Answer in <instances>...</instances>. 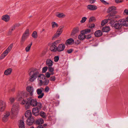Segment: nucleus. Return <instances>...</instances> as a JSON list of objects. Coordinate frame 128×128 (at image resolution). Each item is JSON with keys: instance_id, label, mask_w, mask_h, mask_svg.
Returning a JSON list of instances; mask_svg holds the SVG:
<instances>
[{"instance_id": "nucleus-8", "label": "nucleus", "mask_w": 128, "mask_h": 128, "mask_svg": "<svg viewBox=\"0 0 128 128\" xmlns=\"http://www.w3.org/2000/svg\"><path fill=\"white\" fill-rule=\"evenodd\" d=\"M6 107V102L0 100V112H3L5 110Z\"/></svg>"}, {"instance_id": "nucleus-4", "label": "nucleus", "mask_w": 128, "mask_h": 128, "mask_svg": "<svg viewBox=\"0 0 128 128\" xmlns=\"http://www.w3.org/2000/svg\"><path fill=\"white\" fill-rule=\"evenodd\" d=\"M19 110V105L18 104H15L12 106V117H11L12 118H13V117H15L16 116Z\"/></svg>"}, {"instance_id": "nucleus-3", "label": "nucleus", "mask_w": 128, "mask_h": 128, "mask_svg": "<svg viewBox=\"0 0 128 128\" xmlns=\"http://www.w3.org/2000/svg\"><path fill=\"white\" fill-rule=\"evenodd\" d=\"M28 74L30 76L28 79L29 81L33 82L39 75V71L37 69L32 68L28 70Z\"/></svg>"}, {"instance_id": "nucleus-47", "label": "nucleus", "mask_w": 128, "mask_h": 128, "mask_svg": "<svg viewBox=\"0 0 128 128\" xmlns=\"http://www.w3.org/2000/svg\"><path fill=\"white\" fill-rule=\"evenodd\" d=\"M60 34L56 32V33L54 34V36L53 37V39L55 38H57L59 37L60 35Z\"/></svg>"}, {"instance_id": "nucleus-16", "label": "nucleus", "mask_w": 128, "mask_h": 128, "mask_svg": "<svg viewBox=\"0 0 128 128\" xmlns=\"http://www.w3.org/2000/svg\"><path fill=\"white\" fill-rule=\"evenodd\" d=\"M120 20L122 23V26H128V19H122Z\"/></svg>"}, {"instance_id": "nucleus-60", "label": "nucleus", "mask_w": 128, "mask_h": 128, "mask_svg": "<svg viewBox=\"0 0 128 128\" xmlns=\"http://www.w3.org/2000/svg\"><path fill=\"white\" fill-rule=\"evenodd\" d=\"M94 26H95L94 24H91L90 26V28H92L94 27Z\"/></svg>"}, {"instance_id": "nucleus-55", "label": "nucleus", "mask_w": 128, "mask_h": 128, "mask_svg": "<svg viewBox=\"0 0 128 128\" xmlns=\"http://www.w3.org/2000/svg\"><path fill=\"white\" fill-rule=\"evenodd\" d=\"M6 56L3 53L1 55L0 57V60H2Z\"/></svg>"}, {"instance_id": "nucleus-46", "label": "nucleus", "mask_w": 128, "mask_h": 128, "mask_svg": "<svg viewBox=\"0 0 128 128\" xmlns=\"http://www.w3.org/2000/svg\"><path fill=\"white\" fill-rule=\"evenodd\" d=\"M95 18L93 16L91 17L89 19V22H93L95 21Z\"/></svg>"}, {"instance_id": "nucleus-43", "label": "nucleus", "mask_w": 128, "mask_h": 128, "mask_svg": "<svg viewBox=\"0 0 128 128\" xmlns=\"http://www.w3.org/2000/svg\"><path fill=\"white\" fill-rule=\"evenodd\" d=\"M26 39L25 38H24L22 37V39L20 42L21 46H22L23 45Z\"/></svg>"}, {"instance_id": "nucleus-7", "label": "nucleus", "mask_w": 128, "mask_h": 128, "mask_svg": "<svg viewBox=\"0 0 128 128\" xmlns=\"http://www.w3.org/2000/svg\"><path fill=\"white\" fill-rule=\"evenodd\" d=\"M38 78V80L39 82V84L40 85H42L43 81L45 80L46 77L45 76L42 74H39Z\"/></svg>"}, {"instance_id": "nucleus-54", "label": "nucleus", "mask_w": 128, "mask_h": 128, "mask_svg": "<svg viewBox=\"0 0 128 128\" xmlns=\"http://www.w3.org/2000/svg\"><path fill=\"white\" fill-rule=\"evenodd\" d=\"M49 90V88L48 86H46L44 89L45 91L46 92H48Z\"/></svg>"}, {"instance_id": "nucleus-5", "label": "nucleus", "mask_w": 128, "mask_h": 128, "mask_svg": "<svg viewBox=\"0 0 128 128\" xmlns=\"http://www.w3.org/2000/svg\"><path fill=\"white\" fill-rule=\"evenodd\" d=\"M37 106V107L34 108L32 110L33 114L35 116L39 114L40 110L42 107V104L40 102L38 103Z\"/></svg>"}, {"instance_id": "nucleus-9", "label": "nucleus", "mask_w": 128, "mask_h": 128, "mask_svg": "<svg viewBox=\"0 0 128 128\" xmlns=\"http://www.w3.org/2000/svg\"><path fill=\"white\" fill-rule=\"evenodd\" d=\"M116 8L114 6H112L109 8L108 9V12L112 13L113 14H117V12L116 11Z\"/></svg>"}, {"instance_id": "nucleus-44", "label": "nucleus", "mask_w": 128, "mask_h": 128, "mask_svg": "<svg viewBox=\"0 0 128 128\" xmlns=\"http://www.w3.org/2000/svg\"><path fill=\"white\" fill-rule=\"evenodd\" d=\"M48 68V67L47 66H46L43 67L42 68V72L43 73H45L47 71Z\"/></svg>"}, {"instance_id": "nucleus-29", "label": "nucleus", "mask_w": 128, "mask_h": 128, "mask_svg": "<svg viewBox=\"0 0 128 128\" xmlns=\"http://www.w3.org/2000/svg\"><path fill=\"white\" fill-rule=\"evenodd\" d=\"M110 30V27L108 26H107L103 28H102V30L104 32H107Z\"/></svg>"}, {"instance_id": "nucleus-31", "label": "nucleus", "mask_w": 128, "mask_h": 128, "mask_svg": "<svg viewBox=\"0 0 128 128\" xmlns=\"http://www.w3.org/2000/svg\"><path fill=\"white\" fill-rule=\"evenodd\" d=\"M57 16L60 18H63L65 16V15L62 13H58L56 14Z\"/></svg>"}, {"instance_id": "nucleus-12", "label": "nucleus", "mask_w": 128, "mask_h": 128, "mask_svg": "<svg viewBox=\"0 0 128 128\" xmlns=\"http://www.w3.org/2000/svg\"><path fill=\"white\" fill-rule=\"evenodd\" d=\"M114 14H113L112 13H110L108 16V20H111V19L116 18L120 17V16L118 15H115Z\"/></svg>"}, {"instance_id": "nucleus-62", "label": "nucleus", "mask_w": 128, "mask_h": 128, "mask_svg": "<svg viewBox=\"0 0 128 128\" xmlns=\"http://www.w3.org/2000/svg\"><path fill=\"white\" fill-rule=\"evenodd\" d=\"M100 1L102 2L103 3L106 4V1L104 0H100Z\"/></svg>"}, {"instance_id": "nucleus-26", "label": "nucleus", "mask_w": 128, "mask_h": 128, "mask_svg": "<svg viewBox=\"0 0 128 128\" xmlns=\"http://www.w3.org/2000/svg\"><path fill=\"white\" fill-rule=\"evenodd\" d=\"M20 26V24L19 23L13 25L11 28L10 30L11 32L12 31L14 30L16 27L19 26Z\"/></svg>"}, {"instance_id": "nucleus-27", "label": "nucleus", "mask_w": 128, "mask_h": 128, "mask_svg": "<svg viewBox=\"0 0 128 128\" xmlns=\"http://www.w3.org/2000/svg\"><path fill=\"white\" fill-rule=\"evenodd\" d=\"M64 28V26H60L56 32L60 34H61L62 32L63 29Z\"/></svg>"}, {"instance_id": "nucleus-28", "label": "nucleus", "mask_w": 128, "mask_h": 128, "mask_svg": "<svg viewBox=\"0 0 128 128\" xmlns=\"http://www.w3.org/2000/svg\"><path fill=\"white\" fill-rule=\"evenodd\" d=\"M48 70L51 73V75H53L54 74V69L52 67V66L48 67Z\"/></svg>"}, {"instance_id": "nucleus-22", "label": "nucleus", "mask_w": 128, "mask_h": 128, "mask_svg": "<svg viewBox=\"0 0 128 128\" xmlns=\"http://www.w3.org/2000/svg\"><path fill=\"white\" fill-rule=\"evenodd\" d=\"M102 33L100 30H98L96 31L94 33V34L96 36L98 37L102 35Z\"/></svg>"}, {"instance_id": "nucleus-23", "label": "nucleus", "mask_w": 128, "mask_h": 128, "mask_svg": "<svg viewBox=\"0 0 128 128\" xmlns=\"http://www.w3.org/2000/svg\"><path fill=\"white\" fill-rule=\"evenodd\" d=\"M18 125L20 128H25V126L24 121L20 120L18 122Z\"/></svg>"}, {"instance_id": "nucleus-20", "label": "nucleus", "mask_w": 128, "mask_h": 128, "mask_svg": "<svg viewBox=\"0 0 128 128\" xmlns=\"http://www.w3.org/2000/svg\"><path fill=\"white\" fill-rule=\"evenodd\" d=\"M2 19L6 22H7L10 20V17L7 15H4L2 16Z\"/></svg>"}, {"instance_id": "nucleus-15", "label": "nucleus", "mask_w": 128, "mask_h": 128, "mask_svg": "<svg viewBox=\"0 0 128 128\" xmlns=\"http://www.w3.org/2000/svg\"><path fill=\"white\" fill-rule=\"evenodd\" d=\"M79 31V28L78 27H76L73 29L71 34L72 35H74L78 33Z\"/></svg>"}, {"instance_id": "nucleus-41", "label": "nucleus", "mask_w": 128, "mask_h": 128, "mask_svg": "<svg viewBox=\"0 0 128 128\" xmlns=\"http://www.w3.org/2000/svg\"><path fill=\"white\" fill-rule=\"evenodd\" d=\"M13 46V44H11L7 48L6 50L8 52H10Z\"/></svg>"}, {"instance_id": "nucleus-45", "label": "nucleus", "mask_w": 128, "mask_h": 128, "mask_svg": "<svg viewBox=\"0 0 128 128\" xmlns=\"http://www.w3.org/2000/svg\"><path fill=\"white\" fill-rule=\"evenodd\" d=\"M87 19V18L86 17H84L82 18V20L80 21V22L82 23L84 22Z\"/></svg>"}, {"instance_id": "nucleus-58", "label": "nucleus", "mask_w": 128, "mask_h": 128, "mask_svg": "<svg viewBox=\"0 0 128 128\" xmlns=\"http://www.w3.org/2000/svg\"><path fill=\"white\" fill-rule=\"evenodd\" d=\"M96 0H89V2L91 4H93L95 2Z\"/></svg>"}, {"instance_id": "nucleus-38", "label": "nucleus", "mask_w": 128, "mask_h": 128, "mask_svg": "<svg viewBox=\"0 0 128 128\" xmlns=\"http://www.w3.org/2000/svg\"><path fill=\"white\" fill-rule=\"evenodd\" d=\"M90 31V30L89 29H87L82 31L84 34H86L89 33Z\"/></svg>"}, {"instance_id": "nucleus-24", "label": "nucleus", "mask_w": 128, "mask_h": 128, "mask_svg": "<svg viewBox=\"0 0 128 128\" xmlns=\"http://www.w3.org/2000/svg\"><path fill=\"white\" fill-rule=\"evenodd\" d=\"M12 69L11 68H9L6 70L4 72V74L6 76H8L10 75L12 72Z\"/></svg>"}, {"instance_id": "nucleus-33", "label": "nucleus", "mask_w": 128, "mask_h": 128, "mask_svg": "<svg viewBox=\"0 0 128 128\" xmlns=\"http://www.w3.org/2000/svg\"><path fill=\"white\" fill-rule=\"evenodd\" d=\"M44 121L43 120L42 118H40L37 120L36 121V124H42L44 123Z\"/></svg>"}, {"instance_id": "nucleus-30", "label": "nucleus", "mask_w": 128, "mask_h": 128, "mask_svg": "<svg viewBox=\"0 0 128 128\" xmlns=\"http://www.w3.org/2000/svg\"><path fill=\"white\" fill-rule=\"evenodd\" d=\"M32 44V42H31L26 48L25 50L26 52H28L30 50Z\"/></svg>"}, {"instance_id": "nucleus-21", "label": "nucleus", "mask_w": 128, "mask_h": 128, "mask_svg": "<svg viewBox=\"0 0 128 128\" xmlns=\"http://www.w3.org/2000/svg\"><path fill=\"white\" fill-rule=\"evenodd\" d=\"M46 64L48 67L52 66L53 65V62L50 59H47L46 62Z\"/></svg>"}, {"instance_id": "nucleus-49", "label": "nucleus", "mask_w": 128, "mask_h": 128, "mask_svg": "<svg viewBox=\"0 0 128 128\" xmlns=\"http://www.w3.org/2000/svg\"><path fill=\"white\" fill-rule=\"evenodd\" d=\"M8 118L3 116L2 118V120L3 122H5L8 121Z\"/></svg>"}, {"instance_id": "nucleus-61", "label": "nucleus", "mask_w": 128, "mask_h": 128, "mask_svg": "<svg viewBox=\"0 0 128 128\" xmlns=\"http://www.w3.org/2000/svg\"><path fill=\"white\" fill-rule=\"evenodd\" d=\"M124 12L126 14L128 15V10L126 9L125 10H124Z\"/></svg>"}, {"instance_id": "nucleus-40", "label": "nucleus", "mask_w": 128, "mask_h": 128, "mask_svg": "<svg viewBox=\"0 0 128 128\" xmlns=\"http://www.w3.org/2000/svg\"><path fill=\"white\" fill-rule=\"evenodd\" d=\"M40 115L41 116L44 118H46V116L45 113L42 111H41Z\"/></svg>"}, {"instance_id": "nucleus-25", "label": "nucleus", "mask_w": 128, "mask_h": 128, "mask_svg": "<svg viewBox=\"0 0 128 128\" xmlns=\"http://www.w3.org/2000/svg\"><path fill=\"white\" fill-rule=\"evenodd\" d=\"M74 40L72 38H70L66 40L65 44L66 45L70 44L74 42Z\"/></svg>"}, {"instance_id": "nucleus-11", "label": "nucleus", "mask_w": 128, "mask_h": 128, "mask_svg": "<svg viewBox=\"0 0 128 128\" xmlns=\"http://www.w3.org/2000/svg\"><path fill=\"white\" fill-rule=\"evenodd\" d=\"M34 121V119L33 117L28 118L26 121L27 124L28 125H32Z\"/></svg>"}, {"instance_id": "nucleus-35", "label": "nucleus", "mask_w": 128, "mask_h": 128, "mask_svg": "<svg viewBox=\"0 0 128 128\" xmlns=\"http://www.w3.org/2000/svg\"><path fill=\"white\" fill-rule=\"evenodd\" d=\"M109 20L108 18V19H105L102 21L101 23V25L102 26H104L106 23H107L108 22V20Z\"/></svg>"}, {"instance_id": "nucleus-63", "label": "nucleus", "mask_w": 128, "mask_h": 128, "mask_svg": "<svg viewBox=\"0 0 128 128\" xmlns=\"http://www.w3.org/2000/svg\"><path fill=\"white\" fill-rule=\"evenodd\" d=\"M43 126L42 125H40L37 128H43Z\"/></svg>"}, {"instance_id": "nucleus-34", "label": "nucleus", "mask_w": 128, "mask_h": 128, "mask_svg": "<svg viewBox=\"0 0 128 128\" xmlns=\"http://www.w3.org/2000/svg\"><path fill=\"white\" fill-rule=\"evenodd\" d=\"M32 36L34 38H36L38 37L37 32L36 31H34L32 34Z\"/></svg>"}, {"instance_id": "nucleus-14", "label": "nucleus", "mask_w": 128, "mask_h": 128, "mask_svg": "<svg viewBox=\"0 0 128 128\" xmlns=\"http://www.w3.org/2000/svg\"><path fill=\"white\" fill-rule=\"evenodd\" d=\"M27 90L29 92L31 96H32L33 94V92L34 91L33 88L30 86H28L26 87Z\"/></svg>"}, {"instance_id": "nucleus-42", "label": "nucleus", "mask_w": 128, "mask_h": 128, "mask_svg": "<svg viewBox=\"0 0 128 128\" xmlns=\"http://www.w3.org/2000/svg\"><path fill=\"white\" fill-rule=\"evenodd\" d=\"M13 46V44H11L7 48L6 50L8 52H10Z\"/></svg>"}, {"instance_id": "nucleus-56", "label": "nucleus", "mask_w": 128, "mask_h": 128, "mask_svg": "<svg viewBox=\"0 0 128 128\" xmlns=\"http://www.w3.org/2000/svg\"><path fill=\"white\" fill-rule=\"evenodd\" d=\"M6 50H5V51L3 53V54H4L6 56L9 53Z\"/></svg>"}, {"instance_id": "nucleus-13", "label": "nucleus", "mask_w": 128, "mask_h": 128, "mask_svg": "<svg viewBox=\"0 0 128 128\" xmlns=\"http://www.w3.org/2000/svg\"><path fill=\"white\" fill-rule=\"evenodd\" d=\"M87 7L88 9L92 10H95L97 9L96 6L92 4L88 5Z\"/></svg>"}, {"instance_id": "nucleus-57", "label": "nucleus", "mask_w": 128, "mask_h": 128, "mask_svg": "<svg viewBox=\"0 0 128 128\" xmlns=\"http://www.w3.org/2000/svg\"><path fill=\"white\" fill-rule=\"evenodd\" d=\"M72 51L73 50L72 49H70L68 50L67 52L68 54H70L72 52Z\"/></svg>"}, {"instance_id": "nucleus-2", "label": "nucleus", "mask_w": 128, "mask_h": 128, "mask_svg": "<svg viewBox=\"0 0 128 128\" xmlns=\"http://www.w3.org/2000/svg\"><path fill=\"white\" fill-rule=\"evenodd\" d=\"M60 42L59 40H56L52 44L50 47V50L51 51L53 52H56V51L60 52L64 50L65 46V44H59L57 47Z\"/></svg>"}, {"instance_id": "nucleus-37", "label": "nucleus", "mask_w": 128, "mask_h": 128, "mask_svg": "<svg viewBox=\"0 0 128 128\" xmlns=\"http://www.w3.org/2000/svg\"><path fill=\"white\" fill-rule=\"evenodd\" d=\"M110 20V23L111 24V26H114V25L116 23V22L113 19H111V20Z\"/></svg>"}, {"instance_id": "nucleus-59", "label": "nucleus", "mask_w": 128, "mask_h": 128, "mask_svg": "<svg viewBox=\"0 0 128 128\" xmlns=\"http://www.w3.org/2000/svg\"><path fill=\"white\" fill-rule=\"evenodd\" d=\"M124 0H115V1L116 3L121 2L123 1Z\"/></svg>"}, {"instance_id": "nucleus-19", "label": "nucleus", "mask_w": 128, "mask_h": 128, "mask_svg": "<svg viewBox=\"0 0 128 128\" xmlns=\"http://www.w3.org/2000/svg\"><path fill=\"white\" fill-rule=\"evenodd\" d=\"M29 34V30L27 29L22 35V37L26 39L28 36Z\"/></svg>"}, {"instance_id": "nucleus-17", "label": "nucleus", "mask_w": 128, "mask_h": 128, "mask_svg": "<svg viewBox=\"0 0 128 128\" xmlns=\"http://www.w3.org/2000/svg\"><path fill=\"white\" fill-rule=\"evenodd\" d=\"M32 115L31 111L30 110H28L26 111L25 114V116L27 118L32 117Z\"/></svg>"}, {"instance_id": "nucleus-52", "label": "nucleus", "mask_w": 128, "mask_h": 128, "mask_svg": "<svg viewBox=\"0 0 128 128\" xmlns=\"http://www.w3.org/2000/svg\"><path fill=\"white\" fill-rule=\"evenodd\" d=\"M92 37L91 34H88L86 36L85 35V38L87 39H89Z\"/></svg>"}, {"instance_id": "nucleus-51", "label": "nucleus", "mask_w": 128, "mask_h": 128, "mask_svg": "<svg viewBox=\"0 0 128 128\" xmlns=\"http://www.w3.org/2000/svg\"><path fill=\"white\" fill-rule=\"evenodd\" d=\"M51 75V73H50L49 72H47L45 74L46 77L48 78L50 77V75Z\"/></svg>"}, {"instance_id": "nucleus-48", "label": "nucleus", "mask_w": 128, "mask_h": 128, "mask_svg": "<svg viewBox=\"0 0 128 128\" xmlns=\"http://www.w3.org/2000/svg\"><path fill=\"white\" fill-rule=\"evenodd\" d=\"M59 59V57L58 56H55L54 58V61L55 62H58Z\"/></svg>"}, {"instance_id": "nucleus-18", "label": "nucleus", "mask_w": 128, "mask_h": 128, "mask_svg": "<svg viewBox=\"0 0 128 128\" xmlns=\"http://www.w3.org/2000/svg\"><path fill=\"white\" fill-rule=\"evenodd\" d=\"M78 38L80 40H83L85 38V35L82 32L81 33L78 35Z\"/></svg>"}, {"instance_id": "nucleus-10", "label": "nucleus", "mask_w": 128, "mask_h": 128, "mask_svg": "<svg viewBox=\"0 0 128 128\" xmlns=\"http://www.w3.org/2000/svg\"><path fill=\"white\" fill-rule=\"evenodd\" d=\"M122 26V23L120 20L116 22L114 27L116 29H118L120 28Z\"/></svg>"}, {"instance_id": "nucleus-39", "label": "nucleus", "mask_w": 128, "mask_h": 128, "mask_svg": "<svg viewBox=\"0 0 128 128\" xmlns=\"http://www.w3.org/2000/svg\"><path fill=\"white\" fill-rule=\"evenodd\" d=\"M52 27L53 28L55 27H58V24L54 22H53L52 23Z\"/></svg>"}, {"instance_id": "nucleus-1", "label": "nucleus", "mask_w": 128, "mask_h": 128, "mask_svg": "<svg viewBox=\"0 0 128 128\" xmlns=\"http://www.w3.org/2000/svg\"><path fill=\"white\" fill-rule=\"evenodd\" d=\"M17 98L18 100L21 101L20 104L22 105L25 104V106L26 109L28 108L30 106H37L38 103L36 100L35 99H33L31 97H30L27 98V100H25L19 94L18 95Z\"/></svg>"}, {"instance_id": "nucleus-32", "label": "nucleus", "mask_w": 128, "mask_h": 128, "mask_svg": "<svg viewBox=\"0 0 128 128\" xmlns=\"http://www.w3.org/2000/svg\"><path fill=\"white\" fill-rule=\"evenodd\" d=\"M10 115V112L8 111H6L4 114L3 116L8 118Z\"/></svg>"}, {"instance_id": "nucleus-36", "label": "nucleus", "mask_w": 128, "mask_h": 128, "mask_svg": "<svg viewBox=\"0 0 128 128\" xmlns=\"http://www.w3.org/2000/svg\"><path fill=\"white\" fill-rule=\"evenodd\" d=\"M49 81L48 79L45 80H44L42 82V84L44 85H47L49 83Z\"/></svg>"}, {"instance_id": "nucleus-6", "label": "nucleus", "mask_w": 128, "mask_h": 128, "mask_svg": "<svg viewBox=\"0 0 128 128\" xmlns=\"http://www.w3.org/2000/svg\"><path fill=\"white\" fill-rule=\"evenodd\" d=\"M44 90V89L42 87H40L37 89L36 92L37 94L39 95L38 96V98H42L44 96V93L42 92Z\"/></svg>"}, {"instance_id": "nucleus-50", "label": "nucleus", "mask_w": 128, "mask_h": 128, "mask_svg": "<svg viewBox=\"0 0 128 128\" xmlns=\"http://www.w3.org/2000/svg\"><path fill=\"white\" fill-rule=\"evenodd\" d=\"M55 79L56 78L55 76H51L50 77V80L53 81H54L55 80Z\"/></svg>"}, {"instance_id": "nucleus-64", "label": "nucleus", "mask_w": 128, "mask_h": 128, "mask_svg": "<svg viewBox=\"0 0 128 128\" xmlns=\"http://www.w3.org/2000/svg\"><path fill=\"white\" fill-rule=\"evenodd\" d=\"M80 42L78 41V40H77V42H76V43L77 44H80Z\"/></svg>"}, {"instance_id": "nucleus-53", "label": "nucleus", "mask_w": 128, "mask_h": 128, "mask_svg": "<svg viewBox=\"0 0 128 128\" xmlns=\"http://www.w3.org/2000/svg\"><path fill=\"white\" fill-rule=\"evenodd\" d=\"M15 100L14 98H10V100L11 103H13L14 102Z\"/></svg>"}]
</instances>
